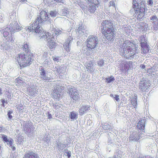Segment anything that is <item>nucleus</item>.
Here are the masks:
<instances>
[{
    "label": "nucleus",
    "mask_w": 158,
    "mask_h": 158,
    "mask_svg": "<svg viewBox=\"0 0 158 158\" xmlns=\"http://www.w3.org/2000/svg\"><path fill=\"white\" fill-rule=\"evenodd\" d=\"M22 48L26 53L20 52L17 55L16 59L20 67L23 68L29 66L31 64L34 54L31 52L29 45L27 43H24Z\"/></svg>",
    "instance_id": "obj_1"
},
{
    "label": "nucleus",
    "mask_w": 158,
    "mask_h": 158,
    "mask_svg": "<svg viewBox=\"0 0 158 158\" xmlns=\"http://www.w3.org/2000/svg\"><path fill=\"white\" fill-rule=\"evenodd\" d=\"M136 49V44L133 41L127 40L120 45L119 51L121 55L129 59L135 54Z\"/></svg>",
    "instance_id": "obj_2"
},
{
    "label": "nucleus",
    "mask_w": 158,
    "mask_h": 158,
    "mask_svg": "<svg viewBox=\"0 0 158 158\" xmlns=\"http://www.w3.org/2000/svg\"><path fill=\"white\" fill-rule=\"evenodd\" d=\"M46 21L50 22L47 12L45 10H42L40 13L39 17L28 27V31L29 32L32 31L37 34L45 31L40 27L39 24Z\"/></svg>",
    "instance_id": "obj_3"
},
{
    "label": "nucleus",
    "mask_w": 158,
    "mask_h": 158,
    "mask_svg": "<svg viewBox=\"0 0 158 158\" xmlns=\"http://www.w3.org/2000/svg\"><path fill=\"white\" fill-rule=\"evenodd\" d=\"M102 33L109 41H111L115 37L113 24L110 21L105 20L101 23Z\"/></svg>",
    "instance_id": "obj_4"
},
{
    "label": "nucleus",
    "mask_w": 158,
    "mask_h": 158,
    "mask_svg": "<svg viewBox=\"0 0 158 158\" xmlns=\"http://www.w3.org/2000/svg\"><path fill=\"white\" fill-rule=\"evenodd\" d=\"M139 4L136 0H132V7L134 9L135 14H138L137 17L138 20L141 19L144 16L147 6L145 1L142 0Z\"/></svg>",
    "instance_id": "obj_5"
},
{
    "label": "nucleus",
    "mask_w": 158,
    "mask_h": 158,
    "mask_svg": "<svg viewBox=\"0 0 158 158\" xmlns=\"http://www.w3.org/2000/svg\"><path fill=\"white\" fill-rule=\"evenodd\" d=\"M36 35L40 39L44 38L47 41V46L50 49H52L55 47L56 43L53 35L49 32L45 31L36 34Z\"/></svg>",
    "instance_id": "obj_6"
},
{
    "label": "nucleus",
    "mask_w": 158,
    "mask_h": 158,
    "mask_svg": "<svg viewBox=\"0 0 158 158\" xmlns=\"http://www.w3.org/2000/svg\"><path fill=\"white\" fill-rule=\"evenodd\" d=\"M64 87L61 86L57 85L55 86L51 94L53 98L59 100L64 94Z\"/></svg>",
    "instance_id": "obj_7"
},
{
    "label": "nucleus",
    "mask_w": 158,
    "mask_h": 158,
    "mask_svg": "<svg viewBox=\"0 0 158 158\" xmlns=\"http://www.w3.org/2000/svg\"><path fill=\"white\" fill-rule=\"evenodd\" d=\"M98 41L96 36H89L86 41V46L88 48L92 49L95 48L98 44Z\"/></svg>",
    "instance_id": "obj_8"
},
{
    "label": "nucleus",
    "mask_w": 158,
    "mask_h": 158,
    "mask_svg": "<svg viewBox=\"0 0 158 158\" xmlns=\"http://www.w3.org/2000/svg\"><path fill=\"white\" fill-rule=\"evenodd\" d=\"M10 30V32L19 31L22 29V27L19 25L17 21L10 23L8 26Z\"/></svg>",
    "instance_id": "obj_9"
},
{
    "label": "nucleus",
    "mask_w": 158,
    "mask_h": 158,
    "mask_svg": "<svg viewBox=\"0 0 158 158\" xmlns=\"http://www.w3.org/2000/svg\"><path fill=\"white\" fill-rule=\"evenodd\" d=\"M141 46L143 53L146 54L149 51V46L145 41V38L143 36L141 37Z\"/></svg>",
    "instance_id": "obj_10"
},
{
    "label": "nucleus",
    "mask_w": 158,
    "mask_h": 158,
    "mask_svg": "<svg viewBox=\"0 0 158 158\" xmlns=\"http://www.w3.org/2000/svg\"><path fill=\"white\" fill-rule=\"evenodd\" d=\"M69 91L70 97L73 100L76 101L80 99L79 94L76 89L70 88Z\"/></svg>",
    "instance_id": "obj_11"
},
{
    "label": "nucleus",
    "mask_w": 158,
    "mask_h": 158,
    "mask_svg": "<svg viewBox=\"0 0 158 158\" xmlns=\"http://www.w3.org/2000/svg\"><path fill=\"white\" fill-rule=\"evenodd\" d=\"M10 30L8 27H7L4 29L3 32V36L6 38L7 41L11 42L13 40V37L12 33L10 32Z\"/></svg>",
    "instance_id": "obj_12"
},
{
    "label": "nucleus",
    "mask_w": 158,
    "mask_h": 158,
    "mask_svg": "<svg viewBox=\"0 0 158 158\" xmlns=\"http://www.w3.org/2000/svg\"><path fill=\"white\" fill-rule=\"evenodd\" d=\"M119 66L124 67V69H131L132 66V62L130 61L126 62L123 60H120L119 61Z\"/></svg>",
    "instance_id": "obj_13"
},
{
    "label": "nucleus",
    "mask_w": 158,
    "mask_h": 158,
    "mask_svg": "<svg viewBox=\"0 0 158 158\" xmlns=\"http://www.w3.org/2000/svg\"><path fill=\"white\" fill-rule=\"evenodd\" d=\"M23 158H39V156L36 153L29 151L25 153Z\"/></svg>",
    "instance_id": "obj_14"
},
{
    "label": "nucleus",
    "mask_w": 158,
    "mask_h": 158,
    "mask_svg": "<svg viewBox=\"0 0 158 158\" xmlns=\"http://www.w3.org/2000/svg\"><path fill=\"white\" fill-rule=\"evenodd\" d=\"M145 119H141L137 123L136 127L139 130L143 131L145 127Z\"/></svg>",
    "instance_id": "obj_15"
},
{
    "label": "nucleus",
    "mask_w": 158,
    "mask_h": 158,
    "mask_svg": "<svg viewBox=\"0 0 158 158\" xmlns=\"http://www.w3.org/2000/svg\"><path fill=\"white\" fill-rule=\"evenodd\" d=\"M151 20H152L153 23L154 28L155 30H157L158 28V19L156 15H153L150 18Z\"/></svg>",
    "instance_id": "obj_16"
},
{
    "label": "nucleus",
    "mask_w": 158,
    "mask_h": 158,
    "mask_svg": "<svg viewBox=\"0 0 158 158\" xmlns=\"http://www.w3.org/2000/svg\"><path fill=\"white\" fill-rule=\"evenodd\" d=\"M89 106L88 105L82 106L79 110V113L80 115L83 114L84 113L87 111L88 110L89 108Z\"/></svg>",
    "instance_id": "obj_17"
},
{
    "label": "nucleus",
    "mask_w": 158,
    "mask_h": 158,
    "mask_svg": "<svg viewBox=\"0 0 158 158\" xmlns=\"http://www.w3.org/2000/svg\"><path fill=\"white\" fill-rule=\"evenodd\" d=\"M98 5L90 4L88 8V10L90 13L94 12L96 9V6Z\"/></svg>",
    "instance_id": "obj_18"
},
{
    "label": "nucleus",
    "mask_w": 158,
    "mask_h": 158,
    "mask_svg": "<svg viewBox=\"0 0 158 158\" xmlns=\"http://www.w3.org/2000/svg\"><path fill=\"white\" fill-rule=\"evenodd\" d=\"M137 97L135 94L132 98L131 100V104L133 106L134 108H135L137 103Z\"/></svg>",
    "instance_id": "obj_19"
},
{
    "label": "nucleus",
    "mask_w": 158,
    "mask_h": 158,
    "mask_svg": "<svg viewBox=\"0 0 158 158\" xmlns=\"http://www.w3.org/2000/svg\"><path fill=\"white\" fill-rule=\"evenodd\" d=\"M69 116L71 119L73 120L77 118V114L74 111L70 113Z\"/></svg>",
    "instance_id": "obj_20"
},
{
    "label": "nucleus",
    "mask_w": 158,
    "mask_h": 158,
    "mask_svg": "<svg viewBox=\"0 0 158 158\" xmlns=\"http://www.w3.org/2000/svg\"><path fill=\"white\" fill-rule=\"evenodd\" d=\"M106 82L107 83H110L115 80L114 77L113 76L105 78Z\"/></svg>",
    "instance_id": "obj_21"
},
{
    "label": "nucleus",
    "mask_w": 158,
    "mask_h": 158,
    "mask_svg": "<svg viewBox=\"0 0 158 158\" xmlns=\"http://www.w3.org/2000/svg\"><path fill=\"white\" fill-rule=\"evenodd\" d=\"M88 2L90 4L94 5H98L99 2L98 0H87Z\"/></svg>",
    "instance_id": "obj_22"
},
{
    "label": "nucleus",
    "mask_w": 158,
    "mask_h": 158,
    "mask_svg": "<svg viewBox=\"0 0 158 158\" xmlns=\"http://www.w3.org/2000/svg\"><path fill=\"white\" fill-rule=\"evenodd\" d=\"M73 40V38L71 36H69L66 40L64 45H67V44H69V45H70V43Z\"/></svg>",
    "instance_id": "obj_23"
},
{
    "label": "nucleus",
    "mask_w": 158,
    "mask_h": 158,
    "mask_svg": "<svg viewBox=\"0 0 158 158\" xmlns=\"http://www.w3.org/2000/svg\"><path fill=\"white\" fill-rule=\"evenodd\" d=\"M23 137L21 135H19L17 136V142L19 143H21L23 141Z\"/></svg>",
    "instance_id": "obj_24"
},
{
    "label": "nucleus",
    "mask_w": 158,
    "mask_h": 158,
    "mask_svg": "<svg viewBox=\"0 0 158 158\" xmlns=\"http://www.w3.org/2000/svg\"><path fill=\"white\" fill-rule=\"evenodd\" d=\"M42 70L43 71H42L40 73L41 75L42 76V78L44 80H49V79H48L47 77H46L45 76V73L44 70Z\"/></svg>",
    "instance_id": "obj_25"
},
{
    "label": "nucleus",
    "mask_w": 158,
    "mask_h": 158,
    "mask_svg": "<svg viewBox=\"0 0 158 158\" xmlns=\"http://www.w3.org/2000/svg\"><path fill=\"white\" fill-rule=\"evenodd\" d=\"M63 46L64 49L67 52H70V45H69V44H67V45L64 44L63 45Z\"/></svg>",
    "instance_id": "obj_26"
},
{
    "label": "nucleus",
    "mask_w": 158,
    "mask_h": 158,
    "mask_svg": "<svg viewBox=\"0 0 158 158\" xmlns=\"http://www.w3.org/2000/svg\"><path fill=\"white\" fill-rule=\"evenodd\" d=\"M13 113V111L12 110H10L8 111L7 113V115L10 119H11L12 118V116L11 114Z\"/></svg>",
    "instance_id": "obj_27"
},
{
    "label": "nucleus",
    "mask_w": 158,
    "mask_h": 158,
    "mask_svg": "<svg viewBox=\"0 0 158 158\" xmlns=\"http://www.w3.org/2000/svg\"><path fill=\"white\" fill-rule=\"evenodd\" d=\"M109 6H113L116 8V4L115 2L114 1H110L109 3Z\"/></svg>",
    "instance_id": "obj_28"
},
{
    "label": "nucleus",
    "mask_w": 158,
    "mask_h": 158,
    "mask_svg": "<svg viewBox=\"0 0 158 158\" xmlns=\"http://www.w3.org/2000/svg\"><path fill=\"white\" fill-rule=\"evenodd\" d=\"M50 14L52 17H55L56 15V11H51L50 12Z\"/></svg>",
    "instance_id": "obj_29"
},
{
    "label": "nucleus",
    "mask_w": 158,
    "mask_h": 158,
    "mask_svg": "<svg viewBox=\"0 0 158 158\" xmlns=\"http://www.w3.org/2000/svg\"><path fill=\"white\" fill-rule=\"evenodd\" d=\"M52 57L53 60L55 62H56L58 63L59 61V57L53 56H52Z\"/></svg>",
    "instance_id": "obj_30"
},
{
    "label": "nucleus",
    "mask_w": 158,
    "mask_h": 158,
    "mask_svg": "<svg viewBox=\"0 0 158 158\" xmlns=\"http://www.w3.org/2000/svg\"><path fill=\"white\" fill-rule=\"evenodd\" d=\"M2 139L3 140L4 142H7L8 141V139H7V136H6L5 135H3V134H2Z\"/></svg>",
    "instance_id": "obj_31"
},
{
    "label": "nucleus",
    "mask_w": 158,
    "mask_h": 158,
    "mask_svg": "<svg viewBox=\"0 0 158 158\" xmlns=\"http://www.w3.org/2000/svg\"><path fill=\"white\" fill-rule=\"evenodd\" d=\"M6 142L7 145H9L10 146H11L12 145L13 140L12 139L10 140L8 139V141Z\"/></svg>",
    "instance_id": "obj_32"
},
{
    "label": "nucleus",
    "mask_w": 158,
    "mask_h": 158,
    "mask_svg": "<svg viewBox=\"0 0 158 158\" xmlns=\"http://www.w3.org/2000/svg\"><path fill=\"white\" fill-rule=\"evenodd\" d=\"M1 101L2 103V105L3 107L5 106V104H7V100L5 101L3 99H1Z\"/></svg>",
    "instance_id": "obj_33"
},
{
    "label": "nucleus",
    "mask_w": 158,
    "mask_h": 158,
    "mask_svg": "<svg viewBox=\"0 0 158 158\" xmlns=\"http://www.w3.org/2000/svg\"><path fill=\"white\" fill-rule=\"evenodd\" d=\"M104 62L103 60H99L98 62V64L99 66H102L104 65Z\"/></svg>",
    "instance_id": "obj_34"
},
{
    "label": "nucleus",
    "mask_w": 158,
    "mask_h": 158,
    "mask_svg": "<svg viewBox=\"0 0 158 158\" xmlns=\"http://www.w3.org/2000/svg\"><path fill=\"white\" fill-rule=\"evenodd\" d=\"M119 95H115V97H114V98L116 101H118L119 100Z\"/></svg>",
    "instance_id": "obj_35"
},
{
    "label": "nucleus",
    "mask_w": 158,
    "mask_h": 158,
    "mask_svg": "<svg viewBox=\"0 0 158 158\" xmlns=\"http://www.w3.org/2000/svg\"><path fill=\"white\" fill-rule=\"evenodd\" d=\"M67 156H68V158H69L71 156V152L70 151H69L66 152Z\"/></svg>",
    "instance_id": "obj_36"
},
{
    "label": "nucleus",
    "mask_w": 158,
    "mask_h": 158,
    "mask_svg": "<svg viewBox=\"0 0 158 158\" xmlns=\"http://www.w3.org/2000/svg\"><path fill=\"white\" fill-rule=\"evenodd\" d=\"M147 2L148 4L150 5H152L153 3L152 0H148L147 1Z\"/></svg>",
    "instance_id": "obj_37"
},
{
    "label": "nucleus",
    "mask_w": 158,
    "mask_h": 158,
    "mask_svg": "<svg viewBox=\"0 0 158 158\" xmlns=\"http://www.w3.org/2000/svg\"><path fill=\"white\" fill-rule=\"evenodd\" d=\"M61 31L60 30H57L55 31V33L56 34H59L60 33Z\"/></svg>",
    "instance_id": "obj_38"
},
{
    "label": "nucleus",
    "mask_w": 158,
    "mask_h": 158,
    "mask_svg": "<svg viewBox=\"0 0 158 158\" xmlns=\"http://www.w3.org/2000/svg\"><path fill=\"white\" fill-rule=\"evenodd\" d=\"M134 136H133V137H132V140H138L139 139V136H137V137H134Z\"/></svg>",
    "instance_id": "obj_39"
},
{
    "label": "nucleus",
    "mask_w": 158,
    "mask_h": 158,
    "mask_svg": "<svg viewBox=\"0 0 158 158\" xmlns=\"http://www.w3.org/2000/svg\"><path fill=\"white\" fill-rule=\"evenodd\" d=\"M57 3H63V1L64 0H54Z\"/></svg>",
    "instance_id": "obj_40"
},
{
    "label": "nucleus",
    "mask_w": 158,
    "mask_h": 158,
    "mask_svg": "<svg viewBox=\"0 0 158 158\" xmlns=\"http://www.w3.org/2000/svg\"><path fill=\"white\" fill-rule=\"evenodd\" d=\"M140 158H152L150 156L147 155L146 156H143Z\"/></svg>",
    "instance_id": "obj_41"
},
{
    "label": "nucleus",
    "mask_w": 158,
    "mask_h": 158,
    "mask_svg": "<svg viewBox=\"0 0 158 158\" xmlns=\"http://www.w3.org/2000/svg\"><path fill=\"white\" fill-rule=\"evenodd\" d=\"M48 117L49 119L51 118H52V115L50 113H48Z\"/></svg>",
    "instance_id": "obj_42"
},
{
    "label": "nucleus",
    "mask_w": 158,
    "mask_h": 158,
    "mask_svg": "<svg viewBox=\"0 0 158 158\" xmlns=\"http://www.w3.org/2000/svg\"><path fill=\"white\" fill-rule=\"evenodd\" d=\"M140 67H141V68L143 69H145V66L143 64H142L140 65Z\"/></svg>",
    "instance_id": "obj_43"
},
{
    "label": "nucleus",
    "mask_w": 158,
    "mask_h": 158,
    "mask_svg": "<svg viewBox=\"0 0 158 158\" xmlns=\"http://www.w3.org/2000/svg\"><path fill=\"white\" fill-rule=\"evenodd\" d=\"M11 148L12 149V150L14 151L15 150V147L12 146V145L11 146H10Z\"/></svg>",
    "instance_id": "obj_44"
},
{
    "label": "nucleus",
    "mask_w": 158,
    "mask_h": 158,
    "mask_svg": "<svg viewBox=\"0 0 158 158\" xmlns=\"http://www.w3.org/2000/svg\"><path fill=\"white\" fill-rule=\"evenodd\" d=\"M2 127L0 126V132H2Z\"/></svg>",
    "instance_id": "obj_45"
},
{
    "label": "nucleus",
    "mask_w": 158,
    "mask_h": 158,
    "mask_svg": "<svg viewBox=\"0 0 158 158\" xmlns=\"http://www.w3.org/2000/svg\"><path fill=\"white\" fill-rule=\"evenodd\" d=\"M13 14H14V16H15V19H16V13L15 12V13H13Z\"/></svg>",
    "instance_id": "obj_46"
},
{
    "label": "nucleus",
    "mask_w": 158,
    "mask_h": 158,
    "mask_svg": "<svg viewBox=\"0 0 158 158\" xmlns=\"http://www.w3.org/2000/svg\"><path fill=\"white\" fill-rule=\"evenodd\" d=\"M2 93V90L0 88V95H1Z\"/></svg>",
    "instance_id": "obj_47"
},
{
    "label": "nucleus",
    "mask_w": 158,
    "mask_h": 158,
    "mask_svg": "<svg viewBox=\"0 0 158 158\" xmlns=\"http://www.w3.org/2000/svg\"><path fill=\"white\" fill-rule=\"evenodd\" d=\"M27 1V0H20V2H25Z\"/></svg>",
    "instance_id": "obj_48"
},
{
    "label": "nucleus",
    "mask_w": 158,
    "mask_h": 158,
    "mask_svg": "<svg viewBox=\"0 0 158 158\" xmlns=\"http://www.w3.org/2000/svg\"><path fill=\"white\" fill-rule=\"evenodd\" d=\"M110 97H114V95H113V94H110Z\"/></svg>",
    "instance_id": "obj_49"
},
{
    "label": "nucleus",
    "mask_w": 158,
    "mask_h": 158,
    "mask_svg": "<svg viewBox=\"0 0 158 158\" xmlns=\"http://www.w3.org/2000/svg\"><path fill=\"white\" fill-rule=\"evenodd\" d=\"M31 88V87H29L28 88V89H30Z\"/></svg>",
    "instance_id": "obj_50"
},
{
    "label": "nucleus",
    "mask_w": 158,
    "mask_h": 158,
    "mask_svg": "<svg viewBox=\"0 0 158 158\" xmlns=\"http://www.w3.org/2000/svg\"><path fill=\"white\" fill-rule=\"evenodd\" d=\"M45 54H46V55H48V54H47V53H45Z\"/></svg>",
    "instance_id": "obj_51"
},
{
    "label": "nucleus",
    "mask_w": 158,
    "mask_h": 158,
    "mask_svg": "<svg viewBox=\"0 0 158 158\" xmlns=\"http://www.w3.org/2000/svg\"><path fill=\"white\" fill-rule=\"evenodd\" d=\"M105 0V1H108V0Z\"/></svg>",
    "instance_id": "obj_52"
},
{
    "label": "nucleus",
    "mask_w": 158,
    "mask_h": 158,
    "mask_svg": "<svg viewBox=\"0 0 158 158\" xmlns=\"http://www.w3.org/2000/svg\"><path fill=\"white\" fill-rule=\"evenodd\" d=\"M1 150V146H0V150Z\"/></svg>",
    "instance_id": "obj_53"
}]
</instances>
